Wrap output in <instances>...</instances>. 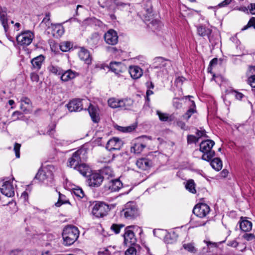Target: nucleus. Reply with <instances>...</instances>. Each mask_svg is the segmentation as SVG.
<instances>
[{
    "label": "nucleus",
    "mask_w": 255,
    "mask_h": 255,
    "mask_svg": "<svg viewBox=\"0 0 255 255\" xmlns=\"http://www.w3.org/2000/svg\"><path fill=\"white\" fill-rule=\"evenodd\" d=\"M123 142L119 137H114L107 142L106 148L110 151L120 150L123 146Z\"/></svg>",
    "instance_id": "nucleus-15"
},
{
    "label": "nucleus",
    "mask_w": 255,
    "mask_h": 255,
    "mask_svg": "<svg viewBox=\"0 0 255 255\" xmlns=\"http://www.w3.org/2000/svg\"><path fill=\"white\" fill-rule=\"evenodd\" d=\"M9 255H24V253L22 250L14 249L10 251Z\"/></svg>",
    "instance_id": "nucleus-57"
},
{
    "label": "nucleus",
    "mask_w": 255,
    "mask_h": 255,
    "mask_svg": "<svg viewBox=\"0 0 255 255\" xmlns=\"http://www.w3.org/2000/svg\"><path fill=\"white\" fill-rule=\"evenodd\" d=\"M135 228V226L130 225L126 227L125 228V232L123 235L124 241V243L126 245H134L137 244L136 238L135 237L133 229Z\"/></svg>",
    "instance_id": "nucleus-7"
},
{
    "label": "nucleus",
    "mask_w": 255,
    "mask_h": 255,
    "mask_svg": "<svg viewBox=\"0 0 255 255\" xmlns=\"http://www.w3.org/2000/svg\"><path fill=\"white\" fill-rule=\"evenodd\" d=\"M179 99L178 98H175L173 101V106L176 109H180L182 107V104L179 101Z\"/></svg>",
    "instance_id": "nucleus-59"
},
{
    "label": "nucleus",
    "mask_w": 255,
    "mask_h": 255,
    "mask_svg": "<svg viewBox=\"0 0 255 255\" xmlns=\"http://www.w3.org/2000/svg\"><path fill=\"white\" fill-rule=\"evenodd\" d=\"M87 110L93 122L94 123H98L100 120L98 113L99 109L93 105L91 103H90Z\"/></svg>",
    "instance_id": "nucleus-23"
},
{
    "label": "nucleus",
    "mask_w": 255,
    "mask_h": 255,
    "mask_svg": "<svg viewBox=\"0 0 255 255\" xmlns=\"http://www.w3.org/2000/svg\"><path fill=\"white\" fill-rule=\"evenodd\" d=\"M210 210V207L207 204L200 203L194 206L193 213L197 217L203 218L209 214Z\"/></svg>",
    "instance_id": "nucleus-10"
},
{
    "label": "nucleus",
    "mask_w": 255,
    "mask_h": 255,
    "mask_svg": "<svg viewBox=\"0 0 255 255\" xmlns=\"http://www.w3.org/2000/svg\"><path fill=\"white\" fill-rule=\"evenodd\" d=\"M177 125L182 129H184V130L187 129V127L186 126V124L184 122H183L182 121H178V122H177Z\"/></svg>",
    "instance_id": "nucleus-61"
},
{
    "label": "nucleus",
    "mask_w": 255,
    "mask_h": 255,
    "mask_svg": "<svg viewBox=\"0 0 255 255\" xmlns=\"http://www.w3.org/2000/svg\"><path fill=\"white\" fill-rule=\"evenodd\" d=\"M59 48H62V47H65V48H73L74 46V44L71 41H63L60 43V44L59 45Z\"/></svg>",
    "instance_id": "nucleus-55"
},
{
    "label": "nucleus",
    "mask_w": 255,
    "mask_h": 255,
    "mask_svg": "<svg viewBox=\"0 0 255 255\" xmlns=\"http://www.w3.org/2000/svg\"><path fill=\"white\" fill-rule=\"evenodd\" d=\"M196 134L197 135V137L198 138L199 140L200 138L202 137H208V135L206 134V131L205 129L199 130L198 129H196Z\"/></svg>",
    "instance_id": "nucleus-54"
},
{
    "label": "nucleus",
    "mask_w": 255,
    "mask_h": 255,
    "mask_svg": "<svg viewBox=\"0 0 255 255\" xmlns=\"http://www.w3.org/2000/svg\"><path fill=\"white\" fill-rule=\"evenodd\" d=\"M44 60V57L43 55H39L31 60L32 69L38 71L41 67L42 63Z\"/></svg>",
    "instance_id": "nucleus-28"
},
{
    "label": "nucleus",
    "mask_w": 255,
    "mask_h": 255,
    "mask_svg": "<svg viewBox=\"0 0 255 255\" xmlns=\"http://www.w3.org/2000/svg\"><path fill=\"white\" fill-rule=\"evenodd\" d=\"M238 245L239 243L236 240L228 241L227 243L228 246L233 248H236L238 246Z\"/></svg>",
    "instance_id": "nucleus-60"
},
{
    "label": "nucleus",
    "mask_w": 255,
    "mask_h": 255,
    "mask_svg": "<svg viewBox=\"0 0 255 255\" xmlns=\"http://www.w3.org/2000/svg\"><path fill=\"white\" fill-rule=\"evenodd\" d=\"M74 194L79 198V199H82L85 197V194L83 190L80 188H74L73 190Z\"/></svg>",
    "instance_id": "nucleus-47"
},
{
    "label": "nucleus",
    "mask_w": 255,
    "mask_h": 255,
    "mask_svg": "<svg viewBox=\"0 0 255 255\" xmlns=\"http://www.w3.org/2000/svg\"><path fill=\"white\" fill-rule=\"evenodd\" d=\"M106 187L111 192H116L122 188L123 183L119 178L111 179L106 184Z\"/></svg>",
    "instance_id": "nucleus-20"
},
{
    "label": "nucleus",
    "mask_w": 255,
    "mask_h": 255,
    "mask_svg": "<svg viewBox=\"0 0 255 255\" xmlns=\"http://www.w3.org/2000/svg\"><path fill=\"white\" fill-rule=\"evenodd\" d=\"M63 244L65 246H70L73 244L79 236V231L77 227L69 225L66 226L62 232Z\"/></svg>",
    "instance_id": "nucleus-1"
},
{
    "label": "nucleus",
    "mask_w": 255,
    "mask_h": 255,
    "mask_svg": "<svg viewBox=\"0 0 255 255\" xmlns=\"http://www.w3.org/2000/svg\"><path fill=\"white\" fill-rule=\"evenodd\" d=\"M108 104L111 108L113 109L120 108L121 99L114 97L110 98L108 100Z\"/></svg>",
    "instance_id": "nucleus-36"
},
{
    "label": "nucleus",
    "mask_w": 255,
    "mask_h": 255,
    "mask_svg": "<svg viewBox=\"0 0 255 255\" xmlns=\"http://www.w3.org/2000/svg\"><path fill=\"white\" fill-rule=\"evenodd\" d=\"M111 253L107 248L104 249L103 251H99L98 252V255H111Z\"/></svg>",
    "instance_id": "nucleus-63"
},
{
    "label": "nucleus",
    "mask_w": 255,
    "mask_h": 255,
    "mask_svg": "<svg viewBox=\"0 0 255 255\" xmlns=\"http://www.w3.org/2000/svg\"><path fill=\"white\" fill-rule=\"evenodd\" d=\"M129 248L125 252V255H136L137 250L140 249L139 245H128Z\"/></svg>",
    "instance_id": "nucleus-35"
},
{
    "label": "nucleus",
    "mask_w": 255,
    "mask_h": 255,
    "mask_svg": "<svg viewBox=\"0 0 255 255\" xmlns=\"http://www.w3.org/2000/svg\"><path fill=\"white\" fill-rule=\"evenodd\" d=\"M248 7L250 12L252 14H255V3H251Z\"/></svg>",
    "instance_id": "nucleus-64"
},
{
    "label": "nucleus",
    "mask_w": 255,
    "mask_h": 255,
    "mask_svg": "<svg viewBox=\"0 0 255 255\" xmlns=\"http://www.w3.org/2000/svg\"><path fill=\"white\" fill-rule=\"evenodd\" d=\"M33 37V33L30 31H27L22 32L17 36L16 41L20 46H26L31 43Z\"/></svg>",
    "instance_id": "nucleus-11"
},
{
    "label": "nucleus",
    "mask_w": 255,
    "mask_h": 255,
    "mask_svg": "<svg viewBox=\"0 0 255 255\" xmlns=\"http://www.w3.org/2000/svg\"><path fill=\"white\" fill-rule=\"evenodd\" d=\"M136 127L137 125L136 124H132L129 126L125 127L118 126L117 129L123 132H130L135 130Z\"/></svg>",
    "instance_id": "nucleus-41"
},
{
    "label": "nucleus",
    "mask_w": 255,
    "mask_h": 255,
    "mask_svg": "<svg viewBox=\"0 0 255 255\" xmlns=\"http://www.w3.org/2000/svg\"><path fill=\"white\" fill-rule=\"evenodd\" d=\"M103 175V176L105 177V176L108 175V178L109 177H112L113 176V171L111 170V168L109 167H106L103 168L102 170L99 171Z\"/></svg>",
    "instance_id": "nucleus-46"
},
{
    "label": "nucleus",
    "mask_w": 255,
    "mask_h": 255,
    "mask_svg": "<svg viewBox=\"0 0 255 255\" xmlns=\"http://www.w3.org/2000/svg\"><path fill=\"white\" fill-rule=\"evenodd\" d=\"M253 27L255 29V17H252L249 21L247 25H245L243 28L242 30H245L249 27Z\"/></svg>",
    "instance_id": "nucleus-51"
},
{
    "label": "nucleus",
    "mask_w": 255,
    "mask_h": 255,
    "mask_svg": "<svg viewBox=\"0 0 255 255\" xmlns=\"http://www.w3.org/2000/svg\"><path fill=\"white\" fill-rule=\"evenodd\" d=\"M231 1L232 0H224L222 2H220L218 4V6L220 7L226 6L228 5L229 4H230Z\"/></svg>",
    "instance_id": "nucleus-62"
},
{
    "label": "nucleus",
    "mask_w": 255,
    "mask_h": 255,
    "mask_svg": "<svg viewBox=\"0 0 255 255\" xmlns=\"http://www.w3.org/2000/svg\"><path fill=\"white\" fill-rule=\"evenodd\" d=\"M169 61L162 57H157L154 59V64L155 68H161L166 66V61Z\"/></svg>",
    "instance_id": "nucleus-37"
},
{
    "label": "nucleus",
    "mask_w": 255,
    "mask_h": 255,
    "mask_svg": "<svg viewBox=\"0 0 255 255\" xmlns=\"http://www.w3.org/2000/svg\"><path fill=\"white\" fill-rule=\"evenodd\" d=\"M211 30L203 25H200L197 27L198 34L201 36H208L211 33Z\"/></svg>",
    "instance_id": "nucleus-38"
},
{
    "label": "nucleus",
    "mask_w": 255,
    "mask_h": 255,
    "mask_svg": "<svg viewBox=\"0 0 255 255\" xmlns=\"http://www.w3.org/2000/svg\"><path fill=\"white\" fill-rule=\"evenodd\" d=\"M30 79L32 81L37 82L39 80V77L37 73L32 72L30 74Z\"/></svg>",
    "instance_id": "nucleus-58"
},
{
    "label": "nucleus",
    "mask_w": 255,
    "mask_h": 255,
    "mask_svg": "<svg viewBox=\"0 0 255 255\" xmlns=\"http://www.w3.org/2000/svg\"><path fill=\"white\" fill-rule=\"evenodd\" d=\"M59 198L57 202L55 204V205L57 207H60L63 204H69L71 205L70 202L68 199H67L66 196L62 194L60 192L58 193Z\"/></svg>",
    "instance_id": "nucleus-33"
},
{
    "label": "nucleus",
    "mask_w": 255,
    "mask_h": 255,
    "mask_svg": "<svg viewBox=\"0 0 255 255\" xmlns=\"http://www.w3.org/2000/svg\"><path fill=\"white\" fill-rule=\"evenodd\" d=\"M209 39L212 48H220L221 47V41L219 38L209 37Z\"/></svg>",
    "instance_id": "nucleus-45"
},
{
    "label": "nucleus",
    "mask_w": 255,
    "mask_h": 255,
    "mask_svg": "<svg viewBox=\"0 0 255 255\" xmlns=\"http://www.w3.org/2000/svg\"><path fill=\"white\" fill-rule=\"evenodd\" d=\"M106 67L104 64H101L97 66L101 69H104ZM125 65L120 62H111L109 66H106V67L114 72L116 74H120L123 73L125 69Z\"/></svg>",
    "instance_id": "nucleus-12"
},
{
    "label": "nucleus",
    "mask_w": 255,
    "mask_h": 255,
    "mask_svg": "<svg viewBox=\"0 0 255 255\" xmlns=\"http://www.w3.org/2000/svg\"><path fill=\"white\" fill-rule=\"evenodd\" d=\"M78 75V74L77 72L70 69L66 71L63 70L60 79L63 82H67L74 79Z\"/></svg>",
    "instance_id": "nucleus-25"
},
{
    "label": "nucleus",
    "mask_w": 255,
    "mask_h": 255,
    "mask_svg": "<svg viewBox=\"0 0 255 255\" xmlns=\"http://www.w3.org/2000/svg\"><path fill=\"white\" fill-rule=\"evenodd\" d=\"M121 216L126 220L132 221L140 216V211L135 202H128L124 205L121 211Z\"/></svg>",
    "instance_id": "nucleus-2"
},
{
    "label": "nucleus",
    "mask_w": 255,
    "mask_h": 255,
    "mask_svg": "<svg viewBox=\"0 0 255 255\" xmlns=\"http://www.w3.org/2000/svg\"><path fill=\"white\" fill-rule=\"evenodd\" d=\"M186 189L190 192L195 194L196 192L195 189V184L193 179H189L187 181L185 185Z\"/></svg>",
    "instance_id": "nucleus-42"
},
{
    "label": "nucleus",
    "mask_w": 255,
    "mask_h": 255,
    "mask_svg": "<svg viewBox=\"0 0 255 255\" xmlns=\"http://www.w3.org/2000/svg\"><path fill=\"white\" fill-rule=\"evenodd\" d=\"M183 248L187 252L192 254H195L197 251L196 248L194 246V244L193 243L184 244L183 245Z\"/></svg>",
    "instance_id": "nucleus-43"
},
{
    "label": "nucleus",
    "mask_w": 255,
    "mask_h": 255,
    "mask_svg": "<svg viewBox=\"0 0 255 255\" xmlns=\"http://www.w3.org/2000/svg\"><path fill=\"white\" fill-rule=\"evenodd\" d=\"M0 190L1 193L5 196L11 197L14 195L13 186L9 181L3 183L1 187L0 188Z\"/></svg>",
    "instance_id": "nucleus-18"
},
{
    "label": "nucleus",
    "mask_w": 255,
    "mask_h": 255,
    "mask_svg": "<svg viewBox=\"0 0 255 255\" xmlns=\"http://www.w3.org/2000/svg\"><path fill=\"white\" fill-rule=\"evenodd\" d=\"M78 55L81 60L89 64L91 63L92 57L87 49H81Z\"/></svg>",
    "instance_id": "nucleus-27"
},
{
    "label": "nucleus",
    "mask_w": 255,
    "mask_h": 255,
    "mask_svg": "<svg viewBox=\"0 0 255 255\" xmlns=\"http://www.w3.org/2000/svg\"><path fill=\"white\" fill-rule=\"evenodd\" d=\"M53 169L54 166L51 165L41 167L36 174L35 178L41 182H43L48 179H52L53 174L52 170Z\"/></svg>",
    "instance_id": "nucleus-6"
},
{
    "label": "nucleus",
    "mask_w": 255,
    "mask_h": 255,
    "mask_svg": "<svg viewBox=\"0 0 255 255\" xmlns=\"http://www.w3.org/2000/svg\"><path fill=\"white\" fill-rule=\"evenodd\" d=\"M152 8L151 2L150 0H146L144 2L143 10L140 12V16H142L145 21H149L152 16Z\"/></svg>",
    "instance_id": "nucleus-17"
},
{
    "label": "nucleus",
    "mask_w": 255,
    "mask_h": 255,
    "mask_svg": "<svg viewBox=\"0 0 255 255\" xmlns=\"http://www.w3.org/2000/svg\"><path fill=\"white\" fill-rule=\"evenodd\" d=\"M193 97L192 96L188 95L184 96L183 98H182V99L187 98L189 99V101L191 103V104L189 106V109L182 116L183 118L186 121H188L194 114L196 113L197 112L195 102L193 100H192L191 99V98Z\"/></svg>",
    "instance_id": "nucleus-16"
},
{
    "label": "nucleus",
    "mask_w": 255,
    "mask_h": 255,
    "mask_svg": "<svg viewBox=\"0 0 255 255\" xmlns=\"http://www.w3.org/2000/svg\"><path fill=\"white\" fill-rule=\"evenodd\" d=\"M198 138L192 134H188L187 136V142L188 144L196 143L198 142Z\"/></svg>",
    "instance_id": "nucleus-48"
},
{
    "label": "nucleus",
    "mask_w": 255,
    "mask_h": 255,
    "mask_svg": "<svg viewBox=\"0 0 255 255\" xmlns=\"http://www.w3.org/2000/svg\"><path fill=\"white\" fill-rule=\"evenodd\" d=\"M86 151L84 150L80 149L74 152L72 156L68 160V167L75 169L81 162L82 159Z\"/></svg>",
    "instance_id": "nucleus-9"
},
{
    "label": "nucleus",
    "mask_w": 255,
    "mask_h": 255,
    "mask_svg": "<svg viewBox=\"0 0 255 255\" xmlns=\"http://www.w3.org/2000/svg\"><path fill=\"white\" fill-rule=\"evenodd\" d=\"M75 169L79 171L84 176H86L87 173L91 172V169L89 166L82 162Z\"/></svg>",
    "instance_id": "nucleus-31"
},
{
    "label": "nucleus",
    "mask_w": 255,
    "mask_h": 255,
    "mask_svg": "<svg viewBox=\"0 0 255 255\" xmlns=\"http://www.w3.org/2000/svg\"><path fill=\"white\" fill-rule=\"evenodd\" d=\"M128 71L130 77L133 79H138L143 75V70L137 65L129 66Z\"/></svg>",
    "instance_id": "nucleus-22"
},
{
    "label": "nucleus",
    "mask_w": 255,
    "mask_h": 255,
    "mask_svg": "<svg viewBox=\"0 0 255 255\" xmlns=\"http://www.w3.org/2000/svg\"><path fill=\"white\" fill-rule=\"evenodd\" d=\"M144 138L150 140L151 139V136H147L146 135H142L135 138L131 142L132 145L130 147L131 152L139 154L143 151L146 146V143L143 140Z\"/></svg>",
    "instance_id": "nucleus-5"
},
{
    "label": "nucleus",
    "mask_w": 255,
    "mask_h": 255,
    "mask_svg": "<svg viewBox=\"0 0 255 255\" xmlns=\"http://www.w3.org/2000/svg\"><path fill=\"white\" fill-rule=\"evenodd\" d=\"M252 223L251 221L247 219H243V217L241 218L240 228L242 231L244 232H250L252 230Z\"/></svg>",
    "instance_id": "nucleus-30"
},
{
    "label": "nucleus",
    "mask_w": 255,
    "mask_h": 255,
    "mask_svg": "<svg viewBox=\"0 0 255 255\" xmlns=\"http://www.w3.org/2000/svg\"><path fill=\"white\" fill-rule=\"evenodd\" d=\"M50 16V13L47 12L45 14V17L43 19L42 21L40 23V27L47 31L50 30L52 27V25H53L54 24L51 23Z\"/></svg>",
    "instance_id": "nucleus-26"
},
{
    "label": "nucleus",
    "mask_w": 255,
    "mask_h": 255,
    "mask_svg": "<svg viewBox=\"0 0 255 255\" xmlns=\"http://www.w3.org/2000/svg\"><path fill=\"white\" fill-rule=\"evenodd\" d=\"M117 0H104L101 7L107 8L109 10H114L116 7Z\"/></svg>",
    "instance_id": "nucleus-34"
},
{
    "label": "nucleus",
    "mask_w": 255,
    "mask_h": 255,
    "mask_svg": "<svg viewBox=\"0 0 255 255\" xmlns=\"http://www.w3.org/2000/svg\"><path fill=\"white\" fill-rule=\"evenodd\" d=\"M64 32V29L62 24L59 23H54L49 30L47 31V33H51L53 37L58 38L60 37Z\"/></svg>",
    "instance_id": "nucleus-21"
},
{
    "label": "nucleus",
    "mask_w": 255,
    "mask_h": 255,
    "mask_svg": "<svg viewBox=\"0 0 255 255\" xmlns=\"http://www.w3.org/2000/svg\"><path fill=\"white\" fill-rule=\"evenodd\" d=\"M110 210V208L108 204L102 201H96L92 212L96 217L103 218L108 214Z\"/></svg>",
    "instance_id": "nucleus-4"
},
{
    "label": "nucleus",
    "mask_w": 255,
    "mask_h": 255,
    "mask_svg": "<svg viewBox=\"0 0 255 255\" xmlns=\"http://www.w3.org/2000/svg\"><path fill=\"white\" fill-rule=\"evenodd\" d=\"M104 179L103 175L99 171H92L88 176L87 182L89 186L97 188L101 185Z\"/></svg>",
    "instance_id": "nucleus-8"
},
{
    "label": "nucleus",
    "mask_w": 255,
    "mask_h": 255,
    "mask_svg": "<svg viewBox=\"0 0 255 255\" xmlns=\"http://www.w3.org/2000/svg\"><path fill=\"white\" fill-rule=\"evenodd\" d=\"M48 69L49 71L55 75H61L63 70L58 66H55L53 65H51L48 67Z\"/></svg>",
    "instance_id": "nucleus-44"
},
{
    "label": "nucleus",
    "mask_w": 255,
    "mask_h": 255,
    "mask_svg": "<svg viewBox=\"0 0 255 255\" xmlns=\"http://www.w3.org/2000/svg\"><path fill=\"white\" fill-rule=\"evenodd\" d=\"M99 40V35L97 33L92 34L91 37L88 40V42L91 44H96Z\"/></svg>",
    "instance_id": "nucleus-50"
},
{
    "label": "nucleus",
    "mask_w": 255,
    "mask_h": 255,
    "mask_svg": "<svg viewBox=\"0 0 255 255\" xmlns=\"http://www.w3.org/2000/svg\"><path fill=\"white\" fill-rule=\"evenodd\" d=\"M7 11L6 7L0 6V20L1 23L5 24L6 21H8Z\"/></svg>",
    "instance_id": "nucleus-39"
},
{
    "label": "nucleus",
    "mask_w": 255,
    "mask_h": 255,
    "mask_svg": "<svg viewBox=\"0 0 255 255\" xmlns=\"http://www.w3.org/2000/svg\"><path fill=\"white\" fill-rule=\"evenodd\" d=\"M243 238L247 241H251L255 239V236L254 234L246 233L243 236Z\"/></svg>",
    "instance_id": "nucleus-56"
},
{
    "label": "nucleus",
    "mask_w": 255,
    "mask_h": 255,
    "mask_svg": "<svg viewBox=\"0 0 255 255\" xmlns=\"http://www.w3.org/2000/svg\"><path fill=\"white\" fill-rule=\"evenodd\" d=\"M125 226L124 224H117L113 223L112 224L110 227V230L115 234H119L121 232V229L124 228Z\"/></svg>",
    "instance_id": "nucleus-40"
},
{
    "label": "nucleus",
    "mask_w": 255,
    "mask_h": 255,
    "mask_svg": "<svg viewBox=\"0 0 255 255\" xmlns=\"http://www.w3.org/2000/svg\"><path fill=\"white\" fill-rule=\"evenodd\" d=\"M105 42L111 45H116L118 42V36L117 32L114 29H109L104 34Z\"/></svg>",
    "instance_id": "nucleus-14"
},
{
    "label": "nucleus",
    "mask_w": 255,
    "mask_h": 255,
    "mask_svg": "<svg viewBox=\"0 0 255 255\" xmlns=\"http://www.w3.org/2000/svg\"><path fill=\"white\" fill-rule=\"evenodd\" d=\"M136 165L139 169L142 170H148L152 166L153 162L148 158L142 157L137 159Z\"/></svg>",
    "instance_id": "nucleus-19"
},
{
    "label": "nucleus",
    "mask_w": 255,
    "mask_h": 255,
    "mask_svg": "<svg viewBox=\"0 0 255 255\" xmlns=\"http://www.w3.org/2000/svg\"><path fill=\"white\" fill-rule=\"evenodd\" d=\"M215 142L211 139L203 140L199 145V151L203 153L201 159L203 160L210 162L215 156V151L212 150Z\"/></svg>",
    "instance_id": "nucleus-3"
},
{
    "label": "nucleus",
    "mask_w": 255,
    "mask_h": 255,
    "mask_svg": "<svg viewBox=\"0 0 255 255\" xmlns=\"http://www.w3.org/2000/svg\"><path fill=\"white\" fill-rule=\"evenodd\" d=\"M157 115L158 116L159 120L162 122H166L169 119L168 116L167 114L157 111Z\"/></svg>",
    "instance_id": "nucleus-53"
},
{
    "label": "nucleus",
    "mask_w": 255,
    "mask_h": 255,
    "mask_svg": "<svg viewBox=\"0 0 255 255\" xmlns=\"http://www.w3.org/2000/svg\"><path fill=\"white\" fill-rule=\"evenodd\" d=\"M133 103V100L130 98L121 99L120 108L124 110H129L132 108Z\"/></svg>",
    "instance_id": "nucleus-29"
},
{
    "label": "nucleus",
    "mask_w": 255,
    "mask_h": 255,
    "mask_svg": "<svg viewBox=\"0 0 255 255\" xmlns=\"http://www.w3.org/2000/svg\"><path fill=\"white\" fill-rule=\"evenodd\" d=\"M21 147V144L15 142L14 145L13 150L14 151L15 156L17 158L20 157V149Z\"/></svg>",
    "instance_id": "nucleus-52"
},
{
    "label": "nucleus",
    "mask_w": 255,
    "mask_h": 255,
    "mask_svg": "<svg viewBox=\"0 0 255 255\" xmlns=\"http://www.w3.org/2000/svg\"><path fill=\"white\" fill-rule=\"evenodd\" d=\"M210 161L211 166L215 170L218 171L221 170L223 166V164L222 161L220 158L215 157L213 159H211Z\"/></svg>",
    "instance_id": "nucleus-32"
},
{
    "label": "nucleus",
    "mask_w": 255,
    "mask_h": 255,
    "mask_svg": "<svg viewBox=\"0 0 255 255\" xmlns=\"http://www.w3.org/2000/svg\"><path fill=\"white\" fill-rule=\"evenodd\" d=\"M11 117L13 121H15L22 119L24 116L22 112L16 111L12 113Z\"/></svg>",
    "instance_id": "nucleus-49"
},
{
    "label": "nucleus",
    "mask_w": 255,
    "mask_h": 255,
    "mask_svg": "<svg viewBox=\"0 0 255 255\" xmlns=\"http://www.w3.org/2000/svg\"><path fill=\"white\" fill-rule=\"evenodd\" d=\"M247 74L249 76L247 83L251 87L255 88V66H249Z\"/></svg>",
    "instance_id": "nucleus-24"
},
{
    "label": "nucleus",
    "mask_w": 255,
    "mask_h": 255,
    "mask_svg": "<svg viewBox=\"0 0 255 255\" xmlns=\"http://www.w3.org/2000/svg\"><path fill=\"white\" fill-rule=\"evenodd\" d=\"M82 99L75 98L70 100L66 105V107L70 112H79L83 109Z\"/></svg>",
    "instance_id": "nucleus-13"
}]
</instances>
